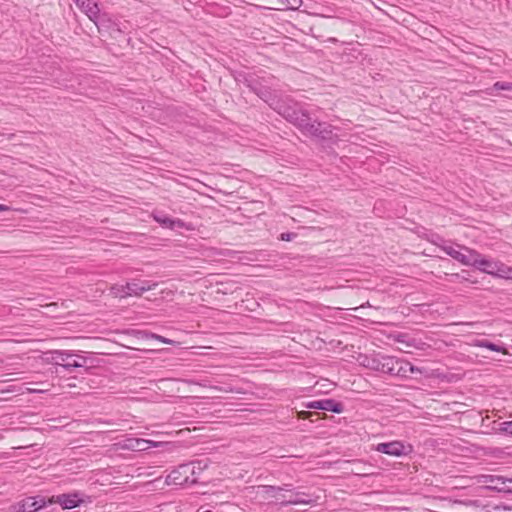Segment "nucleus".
<instances>
[{
  "mask_svg": "<svg viewBox=\"0 0 512 512\" xmlns=\"http://www.w3.org/2000/svg\"><path fill=\"white\" fill-rule=\"evenodd\" d=\"M235 82L243 84L268 106L293 124L304 136L311 138L323 149H332L339 142L337 128L330 123L313 118L308 110L289 97L282 96L269 85V78L256 73L236 71Z\"/></svg>",
  "mask_w": 512,
  "mask_h": 512,
  "instance_id": "obj_1",
  "label": "nucleus"
},
{
  "mask_svg": "<svg viewBox=\"0 0 512 512\" xmlns=\"http://www.w3.org/2000/svg\"><path fill=\"white\" fill-rule=\"evenodd\" d=\"M207 464L202 461H192L181 464L172 470L166 477L167 485H190L198 482L200 474L206 469Z\"/></svg>",
  "mask_w": 512,
  "mask_h": 512,
  "instance_id": "obj_2",
  "label": "nucleus"
},
{
  "mask_svg": "<svg viewBox=\"0 0 512 512\" xmlns=\"http://www.w3.org/2000/svg\"><path fill=\"white\" fill-rule=\"evenodd\" d=\"M476 262L472 265L476 269L481 272L501 277V278H510L512 276V268L499 262L491 259H487L483 257L478 252V257H476Z\"/></svg>",
  "mask_w": 512,
  "mask_h": 512,
  "instance_id": "obj_3",
  "label": "nucleus"
},
{
  "mask_svg": "<svg viewBox=\"0 0 512 512\" xmlns=\"http://www.w3.org/2000/svg\"><path fill=\"white\" fill-rule=\"evenodd\" d=\"M441 249L447 255L466 266H472L477 260L476 257H478V251L460 245L456 247L453 245H443Z\"/></svg>",
  "mask_w": 512,
  "mask_h": 512,
  "instance_id": "obj_4",
  "label": "nucleus"
},
{
  "mask_svg": "<svg viewBox=\"0 0 512 512\" xmlns=\"http://www.w3.org/2000/svg\"><path fill=\"white\" fill-rule=\"evenodd\" d=\"M375 450L389 456L401 457L408 455L412 451V447L405 445L402 441H391L377 444Z\"/></svg>",
  "mask_w": 512,
  "mask_h": 512,
  "instance_id": "obj_5",
  "label": "nucleus"
},
{
  "mask_svg": "<svg viewBox=\"0 0 512 512\" xmlns=\"http://www.w3.org/2000/svg\"><path fill=\"white\" fill-rule=\"evenodd\" d=\"M362 365L382 373L389 374L390 369H393V357L392 356H375L365 357L362 361Z\"/></svg>",
  "mask_w": 512,
  "mask_h": 512,
  "instance_id": "obj_6",
  "label": "nucleus"
},
{
  "mask_svg": "<svg viewBox=\"0 0 512 512\" xmlns=\"http://www.w3.org/2000/svg\"><path fill=\"white\" fill-rule=\"evenodd\" d=\"M52 360L56 365H60L67 370H71L72 368H79L83 366V363L78 361L69 362V359L74 356L72 351L68 350H55L51 352Z\"/></svg>",
  "mask_w": 512,
  "mask_h": 512,
  "instance_id": "obj_7",
  "label": "nucleus"
},
{
  "mask_svg": "<svg viewBox=\"0 0 512 512\" xmlns=\"http://www.w3.org/2000/svg\"><path fill=\"white\" fill-rule=\"evenodd\" d=\"M291 485H284V491L290 492L289 497L286 499L282 498L280 505L281 506H288V505H298V504H305L309 505L314 503V500L311 499L305 492L300 491H294L290 489Z\"/></svg>",
  "mask_w": 512,
  "mask_h": 512,
  "instance_id": "obj_8",
  "label": "nucleus"
},
{
  "mask_svg": "<svg viewBox=\"0 0 512 512\" xmlns=\"http://www.w3.org/2000/svg\"><path fill=\"white\" fill-rule=\"evenodd\" d=\"M158 283L147 280H132L127 282L125 288L128 289L127 294L130 296L140 297L143 293L155 289Z\"/></svg>",
  "mask_w": 512,
  "mask_h": 512,
  "instance_id": "obj_9",
  "label": "nucleus"
},
{
  "mask_svg": "<svg viewBox=\"0 0 512 512\" xmlns=\"http://www.w3.org/2000/svg\"><path fill=\"white\" fill-rule=\"evenodd\" d=\"M109 21V25H107V30H109L110 34L113 35L115 33L125 34L127 33L129 22L128 21H117L111 19L106 13H103L102 16L97 17V26H105V21Z\"/></svg>",
  "mask_w": 512,
  "mask_h": 512,
  "instance_id": "obj_10",
  "label": "nucleus"
},
{
  "mask_svg": "<svg viewBox=\"0 0 512 512\" xmlns=\"http://www.w3.org/2000/svg\"><path fill=\"white\" fill-rule=\"evenodd\" d=\"M305 407L308 409L332 411L334 413H341L343 411V405L333 399L309 401L305 404Z\"/></svg>",
  "mask_w": 512,
  "mask_h": 512,
  "instance_id": "obj_11",
  "label": "nucleus"
},
{
  "mask_svg": "<svg viewBox=\"0 0 512 512\" xmlns=\"http://www.w3.org/2000/svg\"><path fill=\"white\" fill-rule=\"evenodd\" d=\"M46 502L44 498H35L28 497L20 502H18L15 506V512H36L39 509L45 507Z\"/></svg>",
  "mask_w": 512,
  "mask_h": 512,
  "instance_id": "obj_12",
  "label": "nucleus"
},
{
  "mask_svg": "<svg viewBox=\"0 0 512 512\" xmlns=\"http://www.w3.org/2000/svg\"><path fill=\"white\" fill-rule=\"evenodd\" d=\"M50 503H58L61 505L63 509H72L80 505L82 500L79 495L74 494H61L55 497H52L49 500Z\"/></svg>",
  "mask_w": 512,
  "mask_h": 512,
  "instance_id": "obj_13",
  "label": "nucleus"
},
{
  "mask_svg": "<svg viewBox=\"0 0 512 512\" xmlns=\"http://www.w3.org/2000/svg\"><path fill=\"white\" fill-rule=\"evenodd\" d=\"M484 482H501L502 486H486L487 489L497 490L504 493H512V479L504 478L502 476L487 475L483 476Z\"/></svg>",
  "mask_w": 512,
  "mask_h": 512,
  "instance_id": "obj_14",
  "label": "nucleus"
},
{
  "mask_svg": "<svg viewBox=\"0 0 512 512\" xmlns=\"http://www.w3.org/2000/svg\"><path fill=\"white\" fill-rule=\"evenodd\" d=\"M408 373L413 374V365L406 360L393 357V369H390L389 374L405 377Z\"/></svg>",
  "mask_w": 512,
  "mask_h": 512,
  "instance_id": "obj_15",
  "label": "nucleus"
},
{
  "mask_svg": "<svg viewBox=\"0 0 512 512\" xmlns=\"http://www.w3.org/2000/svg\"><path fill=\"white\" fill-rule=\"evenodd\" d=\"M148 442L147 439L142 438H126L122 442L119 443L122 449L131 450V451H146L148 450Z\"/></svg>",
  "mask_w": 512,
  "mask_h": 512,
  "instance_id": "obj_16",
  "label": "nucleus"
},
{
  "mask_svg": "<svg viewBox=\"0 0 512 512\" xmlns=\"http://www.w3.org/2000/svg\"><path fill=\"white\" fill-rule=\"evenodd\" d=\"M284 489V487L264 485L258 487L257 494L261 495L264 499L277 498L282 500V498H285V495L281 494Z\"/></svg>",
  "mask_w": 512,
  "mask_h": 512,
  "instance_id": "obj_17",
  "label": "nucleus"
},
{
  "mask_svg": "<svg viewBox=\"0 0 512 512\" xmlns=\"http://www.w3.org/2000/svg\"><path fill=\"white\" fill-rule=\"evenodd\" d=\"M280 10H296L301 4L302 0H277Z\"/></svg>",
  "mask_w": 512,
  "mask_h": 512,
  "instance_id": "obj_18",
  "label": "nucleus"
},
{
  "mask_svg": "<svg viewBox=\"0 0 512 512\" xmlns=\"http://www.w3.org/2000/svg\"><path fill=\"white\" fill-rule=\"evenodd\" d=\"M476 346L487 348V349H489L491 351H495V352H501V353H504V354L507 353L506 349L504 347L496 345V344H494L492 342H489L487 340H479V341H477Z\"/></svg>",
  "mask_w": 512,
  "mask_h": 512,
  "instance_id": "obj_19",
  "label": "nucleus"
},
{
  "mask_svg": "<svg viewBox=\"0 0 512 512\" xmlns=\"http://www.w3.org/2000/svg\"><path fill=\"white\" fill-rule=\"evenodd\" d=\"M153 218L156 222H158L161 226L165 228H171L172 218L163 214V213H155L153 214Z\"/></svg>",
  "mask_w": 512,
  "mask_h": 512,
  "instance_id": "obj_20",
  "label": "nucleus"
},
{
  "mask_svg": "<svg viewBox=\"0 0 512 512\" xmlns=\"http://www.w3.org/2000/svg\"><path fill=\"white\" fill-rule=\"evenodd\" d=\"M110 292L114 297L126 298L129 297L127 294L128 289L125 288V285H113L110 288Z\"/></svg>",
  "mask_w": 512,
  "mask_h": 512,
  "instance_id": "obj_21",
  "label": "nucleus"
},
{
  "mask_svg": "<svg viewBox=\"0 0 512 512\" xmlns=\"http://www.w3.org/2000/svg\"><path fill=\"white\" fill-rule=\"evenodd\" d=\"M489 94H493V91L498 90H506V91H512V82H506V81H497L493 84V86L489 89Z\"/></svg>",
  "mask_w": 512,
  "mask_h": 512,
  "instance_id": "obj_22",
  "label": "nucleus"
},
{
  "mask_svg": "<svg viewBox=\"0 0 512 512\" xmlns=\"http://www.w3.org/2000/svg\"><path fill=\"white\" fill-rule=\"evenodd\" d=\"M170 229L171 230H179V229L190 230L192 228L190 227V225L186 224L185 222H183L180 219H172V223H171V228Z\"/></svg>",
  "mask_w": 512,
  "mask_h": 512,
  "instance_id": "obj_23",
  "label": "nucleus"
},
{
  "mask_svg": "<svg viewBox=\"0 0 512 512\" xmlns=\"http://www.w3.org/2000/svg\"><path fill=\"white\" fill-rule=\"evenodd\" d=\"M501 431L512 435V421L503 422L501 424Z\"/></svg>",
  "mask_w": 512,
  "mask_h": 512,
  "instance_id": "obj_24",
  "label": "nucleus"
},
{
  "mask_svg": "<svg viewBox=\"0 0 512 512\" xmlns=\"http://www.w3.org/2000/svg\"><path fill=\"white\" fill-rule=\"evenodd\" d=\"M96 11H94L92 8L89 9V17L91 20H93L95 23L97 22V17L102 16L103 14H100L97 6L95 5Z\"/></svg>",
  "mask_w": 512,
  "mask_h": 512,
  "instance_id": "obj_25",
  "label": "nucleus"
},
{
  "mask_svg": "<svg viewBox=\"0 0 512 512\" xmlns=\"http://www.w3.org/2000/svg\"><path fill=\"white\" fill-rule=\"evenodd\" d=\"M495 511H510L512 508L508 505L499 504L494 507Z\"/></svg>",
  "mask_w": 512,
  "mask_h": 512,
  "instance_id": "obj_26",
  "label": "nucleus"
},
{
  "mask_svg": "<svg viewBox=\"0 0 512 512\" xmlns=\"http://www.w3.org/2000/svg\"><path fill=\"white\" fill-rule=\"evenodd\" d=\"M147 442L149 443L148 444V449L153 448V447H160V446L165 444L164 442H156V441H153V440H147Z\"/></svg>",
  "mask_w": 512,
  "mask_h": 512,
  "instance_id": "obj_27",
  "label": "nucleus"
},
{
  "mask_svg": "<svg viewBox=\"0 0 512 512\" xmlns=\"http://www.w3.org/2000/svg\"><path fill=\"white\" fill-rule=\"evenodd\" d=\"M153 337H154V338H156V339H158V340H160V341H161V342H163V343H168V344H170V343L172 342L171 340L166 339V338H164V337H162V336H159V335H153Z\"/></svg>",
  "mask_w": 512,
  "mask_h": 512,
  "instance_id": "obj_28",
  "label": "nucleus"
},
{
  "mask_svg": "<svg viewBox=\"0 0 512 512\" xmlns=\"http://www.w3.org/2000/svg\"><path fill=\"white\" fill-rule=\"evenodd\" d=\"M213 388L218 390V391L225 392V393L233 392L234 391L232 388H222V387H213Z\"/></svg>",
  "mask_w": 512,
  "mask_h": 512,
  "instance_id": "obj_29",
  "label": "nucleus"
},
{
  "mask_svg": "<svg viewBox=\"0 0 512 512\" xmlns=\"http://www.w3.org/2000/svg\"><path fill=\"white\" fill-rule=\"evenodd\" d=\"M28 390H29L30 392L42 393V392L47 391L48 389H46V388H45V389L28 388Z\"/></svg>",
  "mask_w": 512,
  "mask_h": 512,
  "instance_id": "obj_30",
  "label": "nucleus"
},
{
  "mask_svg": "<svg viewBox=\"0 0 512 512\" xmlns=\"http://www.w3.org/2000/svg\"><path fill=\"white\" fill-rule=\"evenodd\" d=\"M309 415H310V413L306 412V411L299 412V417L303 418V419L307 418Z\"/></svg>",
  "mask_w": 512,
  "mask_h": 512,
  "instance_id": "obj_31",
  "label": "nucleus"
},
{
  "mask_svg": "<svg viewBox=\"0 0 512 512\" xmlns=\"http://www.w3.org/2000/svg\"><path fill=\"white\" fill-rule=\"evenodd\" d=\"M281 239H282V240L289 241V240L291 239L290 234H288V233H287V234H284V233H283V234L281 235Z\"/></svg>",
  "mask_w": 512,
  "mask_h": 512,
  "instance_id": "obj_32",
  "label": "nucleus"
},
{
  "mask_svg": "<svg viewBox=\"0 0 512 512\" xmlns=\"http://www.w3.org/2000/svg\"><path fill=\"white\" fill-rule=\"evenodd\" d=\"M7 210H9V207L7 205L0 204V212L7 211Z\"/></svg>",
  "mask_w": 512,
  "mask_h": 512,
  "instance_id": "obj_33",
  "label": "nucleus"
},
{
  "mask_svg": "<svg viewBox=\"0 0 512 512\" xmlns=\"http://www.w3.org/2000/svg\"><path fill=\"white\" fill-rule=\"evenodd\" d=\"M490 483H491V484H494L493 486H502V485H501V482H497V481H495V482H490Z\"/></svg>",
  "mask_w": 512,
  "mask_h": 512,
  "instance_id": "obj_34",
  "label": "nucleus"
},
{
  "mask_svg": "<svg viewBox=\"0 0 512 512\" xmlns=\"http://www.w3.org/2000/svg\"><path fill=\"white\" fill-rule=\"evenodd\" d=\"M107 25H109V21L108 20L105 21V26H102V27L107 29ZM98 27L100 28L101 26H98Z\"/></svg>",
  "mask_w": 512,
  "mask_h": 512,
  "instance_id": "obj_35",
  "label": "nucleus"
},
{
  "mask_svg": "<svg viewBox=\"0 0 512 512\" xmlns=\"http://www.w3.org/2000/svg\"><path fill=\"white\" fill-rule=\"evenodd\" d=\"M66 386L71 388V387H75V384L74 383H68Z\"/></svg>",
  "mask_w": 512,
  "mask_h": 512,
  "instance_id": "obj_36",
  "label": "nucleus"
},
{
  "mask_svg": "<svg viewBox=\"0 0 512 512\" xmlns=\"http://www.w3.org/2000/svg\"><path fill=\"white\" fill-rule=\"evenodd\" d=\"M415 372H420V370L413 366V373H415Z\"/></svg>",
  "mask_w": 512,
  "mask_h": 512,
  "instance_id": "obj_37",
  "label": "nucleus"
},
{
  "mask_svg": "<svg viewBox=\"0 0 512 512\" xmlns=\"http://www.w3.org/2000/svg\"><path fill=\"white\" fill-rule=\"evenodd\" d=\"M204 512H211L210 510L204 511Z\"/></svg>",
  "mask_w": 512,
  "mask_h": 512,
  "instance_id": "obj_38",
  "label": "nucleus"
}]
</instances>
